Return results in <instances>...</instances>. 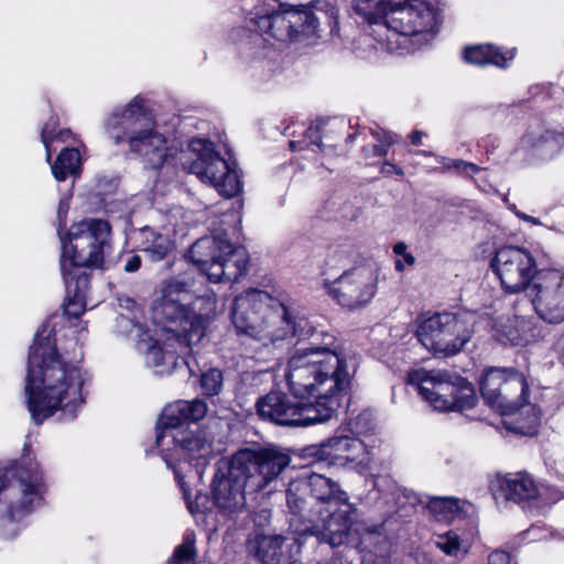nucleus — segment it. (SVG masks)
I'll list each match as a JSON object with an SVG mask.
<instances>
[{"instance_id": "obj_1", "label": "nucleus", "mask_w": 564, "mask_h": 564, "mask_svg": "<svg viewBox=\"0 0 564 564\" xmlns=\"http://www.w3.org/2000/svg\"><path fill=\"white\" fill-rule=\"evenodd\" d=\"M54 329L44 323L30 347L25 394L32 420L41 424L55 412L76 417L85 403V373L56 349Z\"/></svg>"}, {"instance_id": "obj_2", "label": "nucleus", "mask_w": 564, "mask_h": 564, "mask_svg": "<svg viewBox=\"0 0 564 564\" xmlns=\"http://www.w3.org/2000/svg\"><path fill=\"white\" fill-rule=\"evenodd\" d=\"M218 314L217 299L213 290L196 288L193 280L174 278L162 288L160 300L154 304L151 345L164 346L162 357L167 365L175 364V355L185 356L205 336L206 327Z\"/></svg>"}, {"instance_id": "obj_3", "label": "nucleus", "mask_w": 564, "mask_h": 564, "mask_svg": "<svg viewBox=\"0 0 564 564\" xmlns=\"http://www.w3.org/2000/svg\"><path fill=\"white\" fill-rule=\"evenodd\" d=\"M356 358L339 347L300 348L290 357L284 377L295 399L314 397L316 412L328 421L356 371Z\"/></svg>"}, {"instance_id": "obj_4", "label": "nucleus", "mask_w": 564, "mask_h": 564, "mask_svg": "<svg viewBox=\"0 0 564 564\" xmlns=\"http://www.w3.org/2000/svg\"><path fill=\"white\" fill-rule=\"evenodd\" d=\"M231 319L238 334L264 346L289 336L305 337L311 330L306 318L293 316L285 305L259 290H249L235 299Z\"/></svg>"}, {"instance_id": "obj_5", "label": "nucleus", "mask_w": 564, "mask_h": 564, "mask_svg": "<svg viewBox=\"0 0 564 564\" xmlns=\"http://www.w3.org/2000/svg\"><path fill=\"white\" fill-rule=\"evenodd\" d=\"M304 4H293L289 9L251 18L247 40L242 50L247 56L265 58L269 46L294 43L300 47H311L321 37L318 20L312 11L299 9Z\"/></svg>"}, {"instance_id": "obj_6", "label": "nucleus", "mask_w": 564, "mask_h": 564, "mask_svg": "<svg viewBox=\"0 0 564 564\" xmlns=\"http://www.w3.org/2000/svg\"><path fill=\"white\" fill-rule=\"evenodd\" d=\"M107 134L116 144L127 142L132 153L150 169H160L174 155L166 137L159 131L144 99L135 96L124 108L115 110L105 122Z\"/></svg>"}, {"instance_id": "obj_7", "label": "nucleus", "mask_w": 564, "mask_h": 564, "mask_svg": "<svg viewBox=\"0 0 564 564\" xmlns=\"http://www.w3.org/2000/svg\"><path fill=\"white\" fill-rule=\"evenodd\" d=\"M110 226L96 218L74 223L61 236V272L63 279L69 275L88 274L87 268H98L104 263L109 249Z\"/></svg>"}, {"instance_id": "obj_8", "label": "nucleus", "mask_w": 564, "mask_h": 564, "mask_svg": "<svg viewBox=\"0 0 564 564\" xmlns=\"http://www.w3.org/2000/svg\"><path fill=\"white\" fill-rule=\"evenodd\" d=\"M484 399L503 414L528 408V424L518 427L522 434L533 433L539 425L540 415L528 403L529 384L523 373L513 368L495 367L486 370L480 381Z\"/></svg>"}, {"instance_id": "obj_9", "label": "nucleus", "mask_w": 564, "mask_h": 564, "mask_svg": "<svg viewBox=\"0 0 564 564\" xmlns=\"http://www.w3.org/2000/svg\"><path fill=\"white\" fill-rule=\"evenodd\" d=\"M408 383L436 411H465L474 408L477 395L474 387L459 376L442 370L413 369Z\"/></svg>"}, {"instance_id": "obj_10", "label": "nucleus", "mask_w": 564, "mask_h": 564, "mask_svg": "<svg viewBox=\"0 0 564 564\" xmlns=\"http://www.w3.org/2000/svg\"><path fill=\"white\" fill-rule=\"evenodd\" d=\"M171 464L175 478L182 489L188 511L196 514L200 511L199 500L205 497L195 495L193 500L192 489L187 486L186 478L200 479L205 467L214 457L213 442L206 433L200 430H189L177 441L171 444Z\"/></svg>"}, {"instance_id": "obj_11", "label": "nucleus", "mask_w": 564, "mask_h": 564, "mask_svg": "<svg viewBox=\"0 0 564 564\" xmlns=\"http://www.w3.org/2000/svg\"><path fill=\"white\" fill-rule=\"evenodd\" d=\"M43 495V481L39 471L21 474L18 480H9L0 470V536L14 538L19 521L34 507L39 506Z\"/></svg>"}, {"instance_id": "obj_12", "label": "nucleus", "mask_w": 564, "mask_h": 564, "mask_svg": "<svg viewBox=\"0 0 564 564\" xmlns=\"http://www.w3.org/2000/svg\"><path fill=\"white\" fill-rule=\"evenodd\" d=\"M476 318V314L468 311L434 314L420 323L416 335L434 355L452 356L471 338Z\"/></svg>"}, {"instance_id": "obj_13", "label": "nucleus", "mask_w": 564, "mask_h": 564, "mask_svg": "<svg viewBox=\"0 0 564 564\" xmlns=\"http://www.w3.org/2000/svg\"><path fill=\"white\" fill-rule=\"evenodd\" d=\"M188 256L212 282L237 281L248 268L246 249L234 247L221 236L198 239Z\"/></svg>"}, {"instance_id": "obj_14", "label": "nucleus", "mask_w": 564, "mask_h": 564, "mask_svg": "<svg viewBox=\"0 0 564 564\" xmlns=\"http://www.w3.org/2000/svg\"><path fill=\"white\" fill-rule=\"evenodd\" d=\"M188 150L196 156L192 162L183 163L189 173L215 187L224 197H234L241 192L242 184L235 164L223 159L215 151L213 142L194 138L188 143Z\"/></svg>"}, {"instance_id": "obj_15", "label": "nucleus", "mask_w": 564, "mask_h": 564, "mask_svg": "<svg viewBox=\"0 0 564 564\" xmlns=\"http://www.w3.org/2000/svg\"><path fill=\"white\" fill-rule=\"evenodd\" d=\"M234 470L243 475L247 489L253 492L265 489L290 465L291 457L282 448L267 446L258 449L242 448L231 457Z\"/></svg>"}, {"instance_id": "obj_16", "label": "nucleus", "mask_w": 564, "mask_h": 564, "mask_svg": "<svg viewBox=\"0 0 564 564\" xmlns=\"http://www.w3.org/2000/svg\"><path fill=\"white\" fill-rule=\"evenodd\" d=\"M491 268L500 281L503 292L518 294L530 290L539 274L536 261L524 248L505 246L496 251Z\"/></svg>"}, {"instance_id": "obj_17", "label": "nucleus", "mask_w": 564, "mask_h": 564, "mask_svg": "<svg viewBox=\"0 0 564 564\" xmlns=\"http://www.w3.org/2000/svg\"><path fill=\"white\" fill-rule=\"evenodd\" d=\"M436 25V11L427 1L394 0L379 34L384 31L392 36L408 37L431 33Z\"/></svg>"}, {"instance_id": "obj_18", "label": "nucleus", "mask_w": 564, "mask_h": 564, "mask_svg": "<svg viewBox=\"0 0 564 564\" xmlns=\"http://www.w3.org/2000/svg\"><path fill=\"white\" fill-rule=\"evenodd\" d=\"M204 400H178L165 406L156 425L155 444L165 464H171V444L189 431L185 425L202 420L207 413Z\"/></svg>"}, {"instance_id": "obj_19", "label": "nucleus", "mask_w": 564, "mask_h": 564, "mask_svg": "<svg viewBox=\"0 0 564 564\" xmlns=\"http://www.w3.org/2000/svg\"><path fill=\"white\" fill-rule=\"evenodd\" d=\"M257 408L261 417L279 425L310 426L326 422L312 404L281 392L268 393L258 401Z\"/></svg>"}, {"instance_id": "obj_20", "label": "nucleus", "mask_w": 564, "mask_h": 564, "mask_svg": "<svg viewBox=\"0 0 564 564\" xmlns=\"http://www.w3.org/2000/svg\"><path fill=\"white\" fill-rule=\"evenodd\" d=\"M536 315L549 324L564 322V272L541 270L530 288Z\"/></svg>"}, {"instance_id": "obj_21", "label": "nucleus", "mask_w": 564, "mask_h": 564, "mask_svg": "<svg viewBox=\"0 0 564 564\" xmlns=\"http://www.w3.org/2000/svg\"><path fill=\"white\" fill-rule=\"evenodd\" d=\"M378 276L370 267H357L345 271L327 284L328 293L343 307L359 308L368 304L377 293Z\"/></svg>"}, {"instance_id": "obj_22", "label": "nucleus", "mask_w": 564, "mask_h": 564, "mask_svg": "<svg viewBox=\"0 0 564 564\" xmlns=\"http://www.w3.org/2000/svg\"><path fill=\"white\" fill-rule=\"evenodd\" d=\"M355 509L350 502L323 511L321 508L316 519H310L311 525L303 533L316 535L321 541L332 546L341 545L350 531Z\"/></svg>"}, {"instance_id": "obj_23", "label": "nucleus", "mask_w": 564, "mask_h": 564, "mask_svg": "<svg viewBox=\"0 0 564 564\" xmlns=\"http://www.w3.org/2000/svg\"><path fill=\"white\" fill-rule=\"evenodd\" d=\"M247 484L243 475H238L234 470L232 460L225 464V468L219 467L215 473L212 494L216 507L227 514L239 513L247 506L246 492Z\"/></svg>"}, {"instance_id": "obj_24", "label": "nucleus", "mask_w": 564, "mask_h": 564, "mask_svg": "<svg viewBox=\"0 0 564 564\" xmlns=\"http://www.w3.org/2000/svg\"><path fill=\"white\" fill-rule=\"evenodd\" d=\"M367 454L365 443L349 435L334 436L321 444L306 446L302 451L304 458L329 460L330 464H344L347 462L364 463Z\"/></svg>"}, {"instance_id": "obj_25", "label": "nucleus", "mask_w": 564, "mask_h": 564, "mask_svg": "<svg viewBox=\"0 0 564 564\" xmlns=\"http://www.w3.org/2000/svg\"><path fill=\"white\" fill-rule=\"evenodd\" d=\"M492 490L496 497L521 503L541 500L544 487L538 486L529 474L516 473L498 477Z\"/></svg>"}, {"instance_id": "obj_26", "label": "nucleus", "mask_w": 564, "mask_h": 564, "mask_svg": "<svg viewBox=\"0 0 564 564\" xmlns=\"http://www.w3.org/2000/svg\"><path fill=\"white\" fill-rule=\"evenodd\" d=\"M302 481L304 488L308 489L311 497L315 499V503L312 506L315 513L321 508L323 511H329L332 508L349 502L347 492L341 490L339 484L324 475L311 474L306 480Z\"/></svg>"}, {"instance_id": "obj_27", "label": "nucleus", "mask_w": 564, "mask_h": 564, "mask_svg": "<svg viewBox=\"0 0 564 564\" xmlns=\"http://www.w3.org/2000/svg\"><path fill=\"white\" fill-rule=\"evenodd\" d=\"M139 249L153 262L165 259L175 250V241L167 231L159 232L150 227L140 229L137 234Z\"/></svg>"}, {"instance_id": "obj_28", "label": "nucleus", "mask_w": 564, "mask_h": 564, "mask_svg": "<svg viewBox=\"0 0 564 564\" xmlns=\"http://www.w3.org/2000/svg\"><path fill=\"white\" fill-rule=\"evenodd\" d=\"M539 330L531 318L524 316L510 317L501 326L500 340L516 346H525L536 340Z\"/></svg>"}, {"instance_id": "obj_29", "label": "nucleus", "mask_w": 564, "mask_h": 564, "mask_svg": "<svg viewBox=\"0 0 564 564\" xmlns=\"http://www.w3.org/2000/svg\"><path fill=\"white\" fill-rule=\"evenodd\" d=\"M514 57L513 50H502L491 44H479L464 50V59L474 65H495L507 67Z\"/></svg>"}, {"instance_id": "obj_30", "label": "nucleus", "mask_w": 564, "mask_h": 564, "mask_svg": "<svg viewBox=\"0 0 564 564\" xmlns=\"http://www.w3.org/2000/svg\"><path fill=\"white\" fill-rule=\"evenodd\" d=\"M63 280L67 293L64 313L69 317H78L85 312V296L89 289V274L69 275L68 281Z\"/></svg>"}, {"instance_id": "obj_31", "label": "nucleus", "mask_w": 564, "mask_h": 564, "mask_svg": "<svg viewBox=\"0 0 564 564\" xmlns=\"http://www.w3.org/2000/svg\"><path fill=\"white\" fill-rule=\"evenodd\" d=\"M523 143L543 158H553L564 148V133L551 130L532 131Z\"/></svg>"}, {"instance_id": "obj_32", "label": "nucleus", "mask_w": 564, "mask_h": 564, "mask_svg": "<svg viewBox=\"0 0 564 564\" xmlns=\"http://www.w3.org/2000/svg\"><path fill=\"white\" fill-rule=\"evenodd\" d=\"M394 0H354L355 12L362 17L369 24L377 25L379 33Z\"/></svg>"}, {"instance_id": "obj_33", "label": "nucleus", "mask_w": 564, "mask_h": 564, "mask_svg": "<svg viewBox=\"0 0 564 564\" xmlns=\"http://www.w3.org/2000/svg\"><path fill=\"white\" fill-rule=\"evenodd\" d=\"M80 164L79 151L74 148H66L52 164V173L57 181H65L68 175H74L79 171Z\"/></svg>"}, {"instance_id": "obj_34", "label": "nucleus", "mask_w": 564, "mask_h": 564, "mask_svg": "<svg viewBox=\"0 0 564 564\" xmlns=\"http://www.w3.org/2000/svg\"><path fill=\"white\" fill-rule=\"evenodd\" d=\"M283 538L280 535L261 536L258 540L257 557L263 564H281Z\"/></svg>"}, {"instance_id": "obj_35", "label": "nucleus", "mask_w": 564, "mask_h": 564, "mask_svg": "<svg viewBox=\"0 0 564 564\" xmlns=\"http://www.w3.org/2000/svg\"><path fill=\"white\" fill-rule=\"evenodd\" d=\"M427 508L438 521H451L460 511L459 500L454 497H429Z\"/></svg>"}, {"instance_id": "obj_36", "label": "nucleus", "mask_w": 564, "mask_h": 564, "mask_svg": "<svg viewBox=\"0 0 564 564\" xmlns=\"http://www.w3.org/2000/svg\"><path fill=\"white\" fill-rule=\"evenodd\" d=\"M194 346L195 345H192V347H191L192 351H189L185 356L175 355V364L169 366L166 362V359L162 360V357H164L166 355L165 347L163 345L162 346L150 345L147 350V354H145L147 364L153 368H156L158 372L163 373L164 371L171 370L172 368H174L177 365V359L182 358L184 360V362L186 364V366L189 368V371H193V368H191V361L188 358L192 357L194 354Z\"/></svg>"}, {"instance_id": "obj_37", "label": "nucleus", "mask_w": 564, "mask_h": 564, "mask_svg": "<svg viewBox=\"0 0 564 564\" xmlns=\"http://www.w3.org/2000/svg\"><path fill=\"white\" fill-rule=\"evenodd\" d=\"M436 545L448 556L463 560L467 554V546L460 542L459 536L455 532H447L438 535Z\"/></svg>"}, {"instance_id": "obj_38", "label": "nucleus", "mask_w": 564, "mask_h": 564, "mask_svg": "<svg viewBox=\"0 0 564 564\" xmlns=\"http://www.w3.org/2000/svg\"><path fill=\"white\" fill-rule=\"evenodd\" d=\"M195 556V534L187 532L182 544L175 549L170 564H194Z\"/></svg>"}, {"instance_id": "obj_39", "label": "nucleus", "mask_w": 564, "mask_h": 564, "mask_svg": "<svg viewBox=\"0 0 564 564\" xmlns=\"http://www.w3.org/2000/svg\"><path fill=\"white\" fill-rule=\"evenodd\" d=\"M56 126H57V122L55 119H50V121L47 123H45V126L43 127L42 129V133H41V139H42V142L46 149V160L50 162L51 160V156H52V149H51V144L54 140H62V141H65V139L69 135L70 131L69 130H61L58 132H56Z\"/></svg>"}, {"instance_id": "obj_40", "label": "nucleus", "mask_w": 564, "mask_h": 564, "mask_svg": "<svg viewBox=\"0 0 564 564\" xmlns=\"http://www.w3.org/2000/svg\"><path fill=\"white\" fill-rule=\"evenodd\" d=\"M200 388L206 395H217L223 388V372L218 369H209L200 377Z\"/></svg>"}, {"instance_id": "obj_41", "label": "nucleus", "mask_w": 564, "mask_h": 564, "mask_svg": "<svg viewBox=\"0 0 564 564\" xmlns=\"http://www.w3.org/2000/svg\"><path fill=\"white\" fill-rule=\"evenodd\" d=\"M165 217L164 230L169 234L176 235L183 232L186 228V212L182 207H173Z\"/></svg>"}, {"instance_id": "obj_42", "label": "nucleus", "mask_w": 564, "mask_h": 564, "mask_svg": "<svg viewBox=\"0 0 564 564\" xmlns=\"http://www.w3.org/2000/svg\"><path fill=\"white\" fill-rule=\"evenodd\" d=\"M304 484L302 480L300 481H293L290 484V487L286 491V503L290 509V511L293 514L300 513L305 505V501L300 496V492L304 491Z\"/></svg>"}, {"instance_id": "obj_43", "label": "nucleus", "mask_w": 564, "mask_h": 564, "mask_svg": "<svg viewBox=\"0 0 564 564\" xmlns=\"http://www.w3.org/2000/svg\"><path fill=\"white\" fill-rule=\"evenodd\" d=\"M310 147H317L318 149L323 150L318 127H310L306 130V134L303 140L290 142V148L292 151H303Z\"/></svg>"}, {"instance_id": "obj_44", "label": "nucleus", "mask_w": 564, "mask_h": 564, "mask_svg": "<svg viewBox=\"0 0 564 564\" xmlns=\"http://www.w3.org/2000/svg\"><path fill=\"white\" fill-rule=\"evenodd\" d=\"M406 249H408V246L403 241L397 242L393 246V252L397 256L402 257V260L398 259L395 261V264H394L395 265V270L399 271V272H402L404 270V265L405 264L409 265V267H412L415 263L414 256L412 253L408 252Z\"/></svg>"}, {"instance_id": "obj_45", "label": "nucleus", "mask_w": 564, "mask_h": 564, "mask_svg": "<svg viewBox=\"0 0 564 564\" xmlns=\"http://www.w3.org/2000/svg\"><path fill=\"white\" fill-rule=\"evenodd\" d=\"M447 169H455L459 173L466 176H473L480 171V167L474 163L465 162L463 160H452L449 164L446 165Z\"/></svg>"}, {"instance_id": "obj_46", "label": "nucleus", "mask_w": 564, "mask_h": 564, "mask_svg": "<svg viewBox=\"0 0 564 564\" xmlns=\"http://www.w3.org/2000/svg\"><path fill=\"white\" fill-rule=\"evenodd\" d=\"M69 199L70 196H65L59 199L58 207H57V221H58V228L57 234L58 236H64L63 228L66 226V218L69 210Z\"/></svg>"}, {"instance_id": "obj_47", "label": "nucleus", "mask_w": 564, "mask_h": 564, "mask_svg": "<svg viewBox=\"0 0 564 564\" xmlns=\"http://www.w3.org/2000/svg\"><path fill=\"white\" fill-rule=\"evenodd\" d=\"M373 138L377 140V142H380L381 144L386 145V148H390L394 143H398L401 140V137L389 132V131H373L372 132Z\"/></svg>"}, {"instance_id": "obj_48", "label": "nucleus", "mask_w": 564, "mask_h": 564, "mask_svg": "<svg viewBox=\"0 0 564 564\" xmlns=\"http://www.w3.org/2000/svg\"><path fill=\"white\" fill-rule=\"evenodd\" d=\"M488 564H511V558L507 552L496 550L489 554Z\"/></svg>"}, {"instance_id": "obj_49", "label": "nucleus", "mask_w": 564, "mask_h": 564, "mask_svg": "<svg viewBox=\"0 0 564 564\" xmlns=\"http://www.w3.org/2000/svg\"><path fill=\"white\" fill-rule=\"evenodd\" d=\"M141 265V257L138 254H133L128 257L124 262L123 269L126 272H135Z\"/></svg>"}, {"instance_id": "obj_50", "label": "nucleus", "mask_w": 564, "mask_h": 564, "mask_svg": "<svg viewBox=\"0 0 564 564\" xmlns=\"http://www.w3.org/2000/svg\"><path fill=\"white\" fill-rule=\"evenodd\" d=\"M380 172L384 175H391V174H397L399 176H403L404 175V172L401 167L397 166L395 164L391 163V162H383V164L381 165V169H380Z\"/></svg>"}, {"instance_id": "obj_51", "label": "nucleus", "mask_w": 564, "mask_h": 564, "mask_svg": "<svg viewBox=\"0 0 564 564\" xmlns=\"http://www.w3.org/2000/svg\"><path fill=\"white\" fill-rule=\"evenodd\" d=\"M509 208H510V209L516 214V216H517L519 219H522V220H524V221L531 223V224H533V225H535V226H540V225H542V223L540 221V219H539V218H535V217H533V216L527 215V214H524V213H522V212L518 210V209L516 208V206H514V205L510 206Z\"/></svg>"}, {"instance_id": "obj_52", "label": "nucleus", "mask_w": 564, "mask_h": 564, "mask_svg": "<svg viewBox=\"0 0 564 564\" xmlns=\"http://www.w3.org/2000/svg\"><path fill=\"white\" fill-rule=\"evenodd\" d=\"M372 152L375 156H384L388 154V148L378 142L377 144L373 145Z\"/></svg>"}, {"instance_id": "obj_53", "label": "nucleus", "mask_w": 564, "mask_h": 564, "mask_svg": "<svg viewBox=\"0 0 564 564\" xmlns=\"http://www.w3.org/2000/svg\"><path fill=\"white\" fill-rule=\"evenodd\" d=\"M379 42H381L382 45H384L387 47V50H389V51H394L399 47V43L395 42V44H394L393 41L391 40V36H389V35L387 36L386 40L379 39Z\"/></svg>"}, {"instance_id": "obj_54", "label": "nucleus", "mask_w": 564, "mask_h": 564, "mask_svg": "<svg viewBox=\"0 0 564 564\" xmlns=\"http://www.w3.org/2000/svg\"><path fill=\"white\" fill-rule=\"evenodd\" d=\"M422 137H423V132L415 130L410 135L411 142L415 145H419L422 142Z\"/></svg>"}, {"instance_id": "obj_55", "label": "nucleus", "mask_w": 564, "mask_h": 564, "mask_svg": "<svg viewBox=\"0 0 564 564\" xmlns=\"http://www.w3.org/2000/svg\"><path fill=\"white\" fill-rule=\"evenodd\" d=\"M417 154L424 155V156L431 155V153L427 151H419Z\"/></svg>"}]
</instances>
